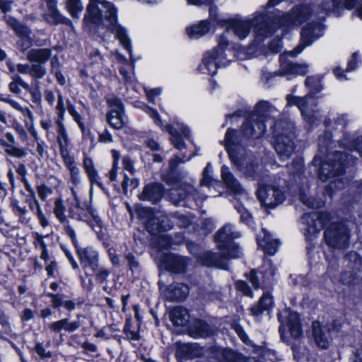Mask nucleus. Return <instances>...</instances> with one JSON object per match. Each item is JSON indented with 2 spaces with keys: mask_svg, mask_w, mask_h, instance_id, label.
I'll use <instances>...</instances> for the list:
<instances>
[{
  "mask_svg": "<svg viewBox=\"0 0 362 362\" xmlns=\"http://www.w3.org/2000/svg\"><path fill=\"white\" fill-rule=\"evenodd\" d=\"M49 236V234L47 235H42L40 234L37 232L33 233V245L35 248L41 249L42 252L40 254V258L45 261V262H47L49 259V250L47 247V245L46 244L45 241V238H48Z\"/></svg>",
  "mask_w": 362,
  "mask_h": 362,
  "instance_id": "nucleus-39",
  "label": "nucleus"
},
{
  "mask_svg": "<svg viewBox=\"0 0 362 362\" xmlns=\"http://www.w3.org/2000/svg\"><path fill=\"white\" fill-rule=\"evenodd\" d=\"M214 240L216 243L218 250L224 255H228V259L239 257L240 246L234 242L233 233L227 231L226 226H222L216 232Z\"/></svg>",
  "mask_w": 362,
  "mask_h": 362,
  "instance_id": "nucleus-11",
  "label": "nucleus"
},
{
  "mask_svg": "<svg viewBox=\"0 0 362 362\" xmlns=\"http://www.w3.org/2000/svg\"><path fill=\"white\" fill-rule=\"evenodd\" d=\"M70 315L67 317L52 322L49 325V329L54 333H60L64 330L69 333H73L80 328L81 324L79 321L81 315H77V320L69 321Z\"/></svg>",
  "mask_w": 362,
  "mask_h": 362,
  "instance_id": "nucleus-26",
  "label": "nucleus"
},
{
  "mask_svg": "<svg viewBox=\"0 0 362 362\" xmlns=\"http://www.w3.org/2000/svg\"><path fill=\"white\" fill-rule=\"evenodd\" d=\"M187 334L194 339H206L214 334L211 325L205 320L194 319L187 328Z\"/></svg>",
  "mask_w": 362,
  "mask_h": 362,
  "instance_id": "nucleus-17",
  "label": "nucleus"
},
{
  "mask_svg": "<svg viewBox=\"0 0 362 362\" xmlns=\"http://www.w3.org/2000/svg\"><path fill=\"white\" fill-rule=\"evenodd\" d=\"M47 4L48 13L45 16V21L50 25H65L73 26V22L69 18L62 15L57 7V0H45Z\"/></svg>",
  "mask_w": 362,
  "mask_h": 362,
  "instance_id": "nucleus-22",
  "label": "nucleus"
},
{
  "mask_svg": "<svg viewBox=\"0 0 362 362\" xmlns=\"http://www.w3.org/2000/svg\"><path fill=\"white\" fill-rule=\"evenodd\" d=\"M350 230L342 221L331 223L324 231L326 245L333 249H346L350 244Z\"/></svg>",
  "mask_w": 362,
  "mask_h": 362,
  "instance_id": "nucleus-5",
  "label": "nucleus"
},
{
  "mask_svg": "<svg viewBox=\"0 0 362 362\" xmlns=\"http://www.w3.org/2000/svg\"><path fill=\"white\" fill-rule=\"evenodd\" d=\"M235 287L238 292L240 293L243 296L250 298H253L254 293L246 281L244 280H237L235 282Z\"/></svg>",
  "mask_w": 362,
  "mask_h": 362,
  "instance_id": "nucleus-56",
  "label": "nucleus"
},
{
  "mask_svg": "<svg viewBox=\"0 0 362 362\" xmlns=\"http://www.w3.org/2000/svg\"><path fill=\"white\" fill-rule=\"evenodd\" d=\"M20 193L24 197V203L28 204L31 211L34 212L35 208L37 207V205H40L36 198L35 192L25 193L23 190H21Z\"/></svg>",
  "mask_w": 362,
  "mask_h": 362,
  "instance_id": "nucleus-57",
  "label": "nucleus"
},
{
  "mask_svg": "<svg viewBox=\"0 0 362 362\" xmlns=\"http://www.w3.org/2000/svg\"><path fill=\"white\" fill-rule=\"evenodd\" d=\"M112 32L115 33V38L120 42L124 49H125L131 56L132 54V41L127 34L126 28L122 25L118 24L115 26V29Z\"/></svg>",
  "mask_w": 362,
  "mask_h": 362,
  "instance_id": "nucleus-37",
  "label": "nucleus"
},
{
  "mask_svg": "<svg viewBox=\"0 0 362 362\" xmlns=\"http://www.w3.org/2000/svg\"><path fill=\"white\" fill-rule=\"evenodd\" d=\"M173 223L166 216H156L145 223L146 230L151 235H156L171 230Z\"/></svg>",
  "mask_w": 362,
  "mask_h": 362,
  "instance_id": "nucleus-21",
  "label": "nucleus"
},
{
  "mask_svg": "<svg viewBox=\"0 0 362 362\" xmlns=\"http://www.w3.org/2000/svg\"><path fill=\"white\" fill-rule=\"evenodd\" d=\"M66 207L64 204V201L61 198H58L54 201V214L57 220L63 224V229L67 236L70 238L69 234V230L71 229L72 231H75L74 229L70 225L69 221L65 215Z\"/></svg>",
  "mask_w": 362,
  "mask_h": 362,
  "instance_id": "nucleus-35",
  "label": "nucleus"
},
{
  "mask_svg": "<svg viewBox=\"0 0 362 362\" xmlns=\"http://www.w3.org/2000/svg\"><path fill=\"white\" fill-rule=\"evenodd\" d=\"M259 18L255 19L257 24L255 26V32L257 36L267 37L269 34V26L267 22L268 16L267 14H262Z\"/></svg>",
  "mask_w": 362,
  "mask_h": 362,
  "instance_id": "nucleus-50",
  "label": "nucleus"
},
{
  "mask_svg": "<svg viewBox=\"0 0 362 362\" xmlns=\"http://www.w3.org/2000/svg\"><path fill=\"white\" fill-rule=\"evenodd\" d=\"M83 167L87 174L89 182L91 186L90 192L93 190V186L97 185L101 189L104 190L103 184L100 180L98 170L95 169L93 161L90 158L86 157L83 161Z\"/></svg>",
  "mask_w": 362,
  "mask_h": 362,
  "instance_id": "nucleus-33",
  "label": "nucleus"
},
{
  "mask_svg": "<svg viewBox=\"0 0 362 362\" xmlns=\"http://www.w3.org/2000/svg\"><path fill=\"white\" fill-rule=\"evenodd\" d=\"M83 8L81 0H66V9L74 18H78Z\"/></svg>",
  "mask_w": 362,
  "mask_h": 362,
  "instance_id": "nucleus-51",
  "label": "nucleus"
},
{
  "mask_svg": "<svg viewBox=\"0 0 362 362\" xmlns=\"http://www.w3.org/2000/svg\"><path fill=\"white\" fill-rule=\"evenodd\" d=\"M224 59L218 54L210 50L204 53L202 64H200L199 67L202 68L203 66L206 70L204 73L214 76L217 74L218 69L221 66H226L228 64L229 62L227 63L223 62Z\"/></svg>",
  "mask_w": 362,
  "mask_h": 362,
  "instance_id": "nucleus-23",
  "label": "nucleus"
},
{
  "mask_svg": "<svg viewBox=\"0 0 362 362\" xmlns=\"http://www.w3.org/2000/svg\"><path fill=\"white\" fill-rule=\"evenodd\" d=\"M228 255L223 252L218 253L211 250H206L201 252L197 257V261L203 267L208 268H226V261L228 260Z\"/></svg>",
  "mask_w": 362,
  "mask_h": 362,
  "instance_id": "nucleus-18",
  "label": "nucleus"
},
{
  "mask_svg": "<svg viewBox=\"0 0 362 362\" xmlns=\"http://www.w3.org/2000/svg\"><path fill=\"white\" fill-rule=\"evenodd\" d=\"M124 259L127 262V266L132 274H140L142 271V267L135 255L132 252H129L125 254Z\"/></svg>",
  "mask_w": 362,
  "mask_h": 362,
  "instance_id": "nucleus-46",
  "label": "nucleus"
},
{
  "mask_svg": "<svg viewBox=\"0 0 362 362\" xmlns=\"http://www.w3.org/2000/svg\"><path fill=\"white\" fill-rule=\"evenodd\" d=\"M333 12L340 15L343 9L351 11L362 21V0H331Z\"/></svg>",
  "mask_w": 362,
  "mask_h": 362,
  "instance_id": "nucleus-24",
  "label": "nucleus"
},
{
  "mask_svg": "<svg viewBox=\"0 0 362 362\" xmlns=\"http://www.w3.org/2000/svg\"><path fill=\"white\" fill-rule=\"evenodd\" d=\"M47 74V69L42 64H33L30 66L29 75L37 80L42 78Z\"/></svg>",
  "mask_w": 362,
  "mask_h": 362,
  "instance_id": "nucleus-63",
  "label": "nucleus"
},
{
  "mask_svg": "<svg viewBox=\"0 0 362 362\" xmlns=\"http://www.w3.org/2000/svg\"><path fill=\"white\" fill-rule=\"evenodd\" d=\"M272 187L271 192L273 201L268 204V207L270 209H274L285 201L286 194L285 192L279 186L272 185Z\"/></svg>",
  "mask_w": 362,
  "mask_h": 362,
  "instance_id": "nucleus-48",
  "label": "nucleus"
},
{
  "mask_svg": "<svg viewBox=\"0 0 362 362\" xmlns=\"http://www.w3.org/2000/svg\"><path fill=\"white\" fill-rule=\"evenodd\" d=\"M208 20L210 21L211 24L213 23L214 26L226 28V25H227L226 21H228V18H220L217 7L215 6L214 8H209V17Z\"/></svg>",
  "mask_w": 362,
  "mask_h": 362,
  "instance_id": "nucleus-53",
  "label": "nucleus"
},
{
  "mask_svg": "<svg viewBox=\"0 0 362 362\" xmlns=\"http://www.w3.org/2000/svg\"><path fill=\"white\" fill-rule=\"evenodd\" d=\"M352 159L353 156L349 153L334 151L327 159L315 155L311 163L317 167L318 178L322 182H327L330 178L344 175Z\"/></svg>",
  "mask_w": 362,
  "mask_h": 362,
  "instance_id": "nucleus-3",
  "label": "nucleus"
},
{
  "mask_svg": "<svg viewBox=\"0 0 362 362\" xmlns=\"http://www.w3.org/2000/svg\"><path fill=\"white\" fill-rule=\"evenodd\" d=\"M46 296L50 298V305L40 312V317L46 319L53 314L52 309L57 310L62 313V308L69 313L73 312L77 307L81 308L85 302L83 298L71 299L69 296L61 293H47Z\"/></svg>",
  "mask_w": 362,
  "mask_h": 362,
  "instance_id": "nucleus-6",
  "label": "nucleus"
},
{
  "mask_svg": "<svg viewBox=\"0 0 362 362\" xmlns=\"http://www.w3.org/2000/svg\"><path fill=\"white\" fill-rule=\"evenodd\" d=\"M160 179L168 186L173 187L179 186L182 183L183 175L182 171L166 170L161 174Z\"/></svg>",
  "mask_w": 362,
  "mask_h": 362,
  "instance_id": "nucleus-41",
  "label": "nucleus"
},
{
  "mask_svg": "<svg viewBox=\"0 0 362 362\" xmlns=\"http://www.w3.org/2000/svg\"><path fill=\"white\" fill-rule=\"evenodd\" d=\"M275 306L274 298L270 292H263L259 300L249 308L250 315L261 317L264 313L270 314Z\"/></svg>",
  "mask_w": 362,
  "mask_h": 362,
  "instance_id": "nucleus-16",
  "label": "nucleus"
},
{
  "mask_svg": "<svg viewBox=\"0 0 362 362\" xmlns=\"http://www.w3.org/2000/svg\"><path fill=\"white\" fill-rule=\"evenodd\" d=\"M305 86L309 88L310 94L315 95L320 93L323 89L320 78L315 76H309L305 80Z\"/></svg>",
  "mask_w": 362,
  "mask_h": 362,
  "instance_id": "nucleus-49",
  "label": "nucleus"
},
{
  "mask_svg": "<svg viewBox=\"0 0 362 362\" xmlns=\"http://www.w3.org/2000/svg\"><path fill=\"white\" fill-rule=\"evenodd\" d=\"M69 234H70V239L81 266L84 271L86 277L88 279V283H86V279L81 276V285L87 291H91L94 286L93 277L95 276V281L98 284H103L107 281L110 272L107 269L100 267L99 252L98 250L93 246L80 247L76 233L75 231H72L71 229L69 230Z\"/></svg>",
  "mask_w": 362,
  "mask_h": 362,
  "instance_id": "nucleus-1",
  "label": "nucleus"
},
{
  "mask_svg": "<svg viewBox=\"0 0 362 362\" xmlns=\"http://www.w3.org/2000/svg\"><path fill=\"white\" fill-rule=\"evenodd\" d=\"M107 104L110 110L107 112L115 114H124L125 108L124 105L119 97L112 95L107 99Z\"/></svg>",
  "mask_w": 362,
  "mask_h": 362,
  "instance_id": "nucleus-47",
  "label": "nucleus"
},
{
  "mask_svg": "<svg viewBox=\"0 0 362 362\" xmlns=\"http://www.w3.org/2000/svg\"><path fill=\"white\" fill-rule=\"evenodd\" d=\"M83 21L84 25L90 28L93 25L100 26L103 23L102 10L98 5L88 4Z\"/></svg>",
  "mask_w": 362,
  "mask_h": 362,
  "instance_id": "nucleus-29",
  "label": "nucleus"
},
{
  "mask_svg": "<svg viewBox=\"0 0 362 362\" xmlns=\"http://www.w3.org/2000/svg\"><path fill=\"white\" fill-rule=\"evenodd\" d=\"M227 29H231L234 33L240 38L243 39L246 37L251 30L252 25V21L251 20H242L238 18H228L226 21Z\"/></svg>",
  "mask_w": 362,
  "mask_h": 362,
  "instance_id": "nucleus-25",
  "label": "nucleus"
},
{
  "mask_svg": "<svg viewBox=\"0 0 362 362\" xmlns=\"http://www.w3.org/2000/svg\"><path fill=\"white\" fill-rule=\"evenodd\" d=\"M313 14V8L308 4L295 5L291 11L285 16L289 23L302 25L305 23Z\"/></svg>",
  "mask_w": 362,
  "mask_h": 362,
  "instance_id": "nucleus-20",
  "label": "nucleus"
},
{
  "mask_svg": "<svg viewBox=\"0 0 362 362\" xmlns=\"http://www.w3.org/2000/svg\"><path fill=\"white\" fill-rule=\"evenodd\" d=\"M203 347L197 343L178 344L175 350V357L177 361L194 359L203 357Z\"/></svg>",
  "mask_w": 362,
  "mask_h": 362,
  "instance_id": "nucleus-19",
  "label": "nucleus"
},
{
  "mask_svg": "<svg viewBox=\"0 0 362 362\" xmlns=\"http://www.w3.org/2000/svg\"><path fill=\"white\" fill-rule=\"evenodd\" d=\"M279 245L280 240L279 239H274L272 242L264 243V245L259 247L262 248L264 255L273 256L277 252Z\"/></svg>",
  "mask_w": 362,
  "mask_h": 362,
  "instance_id": "nucleus-64",
  "label": "nucleus"
},
{
  "mask_svg": "<svg viewBox=\"0 0 362 362\" xmlns=\"http://www.w3.org/2000/svg\"><path fill=\"white\" fill-rule=\"evenodd\" d=\"M312 336L316 346L323 350L329 346V340L325 332V327L318 320H315L311 325Z\"/></svg>",
  "mask_w": 362,
  "mask_h": 362,
  "instance_id": "nucleus-28",
  "label": "nucleus"
},
{
  "mask_svg": "<svg viewBox=\"0 0 362 362\" xmlns=\"http://www.w3.org/2000/svg\"><path fill=\"white\" fill-rule=\"evenodd\" d=\"M229 45V41L224 34L218 37V45L214 47L211 51L221 56L222 59H226V49Z\"/></svg>",
  "mask_w": 362,
  "mask_h": 362,
  "instance_id": "nucleus-52",
  "label": "nucleus"
},
{
  "mask_svg": "<svg viewBox=\"0 0 362 362\" xmlns=\"http://www.w3.org/2000/svg\"><path fill=\"white\" fill-rule=\"evenodd\" d=\"M0 147L7 156L13 158H22L27 156L26 149L16 146V141L14 135L6 131V128L0 125Z\"/></svg>",
  "mask_w": 362,
  "mask_h": 362,
  "instance_id": "nucleus-13",
  "label": "nucleus"
},
{
  "mask_svg": "<svg viewBox=\"0 0 362 362\" xmlns=\"http://www.w3.org/2000/svg\"><path fill=\"white\" fill-rule=\"evenodd\" d=\"M7 25L14 31L19 40L16 42L18 49L24 52L33 45L30 37L31 30L25 23H21L16 17L9 16L6 20Z\"/></svg>",
  "mask_w": 362,
  "mask_h": 362,
  "instance_id": "nucleus-12",
  "label": "nucleus"
},
{
  "mask_svg": "<svg viewBox=\"0 0 362 362\" xmlns=\"http://www.w3.org/2000/svg\"><path fill=\"white\" fill-rule=\"evenodd\" d=\"M341 281L344 285L354 286L358 282V274L355 272H344L341 275Z\"/></svg>",
  "mask_w": 362,
  "mask_h": 362,
  "instance_id": "nucleus-62",
  "label": "nucleus"
},
{
  "mask_svg": "<svg viewBox=\"0 0 362 362\" xmlns=\"http://www.w3.org/2000/svg\"><path fill=\"white\" fill-rule=\"evenodd\" d=\"M339 146L350 152L357 151L362 157V135L347 142L341 141L339 142Z\"/></svg>",
  "mask_w": 362,
  "mask_h": 362,
  "instance_id": "nucleus-44",
  "label": "nucleus"
},
{
  "mask_svg": "<svg viewBox=\"0 0 362 362\" xmlns=\"http://www.w3.org/2000/svg\"><path fill=\"white\" fill-rule=\"evenodd\" d=\"M221 362H245V358L243 354L228 348Z\"/></svg>",
  "mask_w": 362,
  "mask_h": 362,
  "instance_id": "nucleus-55",
  "label": "nucleus"
},
{
  "mask_svg": "<svg viewBox=\"0 0 362 362\" xmlns=\"http://www.w3.org/2000/svg\"><path fill=\"white\" fill-rule=\"evenodd\" d=\"M276 268L272 262L268 265H262L258 269H252L245 274L255 290L262 289L264 292L272 293L274 286Z\"/></svg>",
  "mask_w": 362,
  "mask_h": 362,
  "instance_id": "nucleus-7",
  "label": "nucleus"
},
{
  "mask_svg": "<svg viewBox=\"0 0 362 362\" xmlns=\"http://www.w3.org/2000/svg\"><path fill=\"white\" fill-rule=\"evenodd\" d=\"M74 200L69 205V217L78 221H82L95 230V228H102L103 221L99 216L98 210L93 205V197L81 200L76 192L72 189Z\"/></svg>",
  "mask_w": 362,
  "mask_h": 362,
  "instance_id": "nucleus-4",
  "label": "nucleus"
},
{
  "mask_svg": "<svg viewBox=\"0 0 362 362\" xmlns=\"http://www.w3.org/2000/svg\"><path fill=\"white\" fill-rule=\"evenodd\" d=\"M221 178L226 187L232 193L239 194L242 192L243 188L240 182L235 177L234 175L226 165L221 166Z\"/></svg>",
  "mask_w": 362,
  "mask_h": 362,
  "instance_id": "nucleus-31",
  "label": "nucleus"
},
{
  "mask_svg": "<svg viewBox=\"0 0 362 362\" xmlns=\"http://www.w3.org/2000/svg\"><path fill=\"white\" fill-rule=\"evenodd\" d=\"M303 218L308 224L305 236V239L309 241L315 238L321 230L330 224L332 216L328 211H319L305 213Z\"/></svg>",
  "mask_w": 362,
  "mask_h": 362,
  "instance_id": "nucleus-10",
  "label": "nucleus"
},
{
  "mask_svg": "<svg viewBox=\"0 0 362 362\" xmlns=\"http://www.w3.org/2000/svg\"><path fill=\"white\" fill-rule=\"evenodd\" d=\"M256 130L252 116H248L242 123L240 129L232 127L227 129L223 145L231 163L238 168L243 165V161L239 156L238 148L242 143L247 142L255 137Z\"/></svg>",
  "mask_w": 362,
  "mask_h": 362,
  "instance_id": "nucleus-2",
  "label": "nucleus"
},
{
  "mask_svg": "<svg viewBox=\"0 0 362 362\" xmlns=\"http://www.w3.org/2000/svg\"><path fill=\"white\" fill-rule=\"evenodd\" d=\"M345 259L354 264V269L360 272V267L362 265V256L355 250L348 252L345 256Z\"/></svg>",
  "mask_w": 362,
  "mask_h": 362,
  "instance_id": "nucleus-59",
  "label": "nucleus"
},
{
  "mask_svg": "<svg viewBox=\"0 0 362 362\" xmlns=\"http://www.w3.org/2000/svg\"><path fill=\"white\" fill-rule=\"evenodd\" d=\"M202 347L204 353L203 356H207L218 362H221L223 358H224L226 351L228 349V348H222L216 344Z\"/></svg>",
  "mask_w": 362,
  "mask_h": 362,
  "instance_id": "nucleus-42",
  "label": "nucleus"
},
{
  "mask_svg": "<svg viewBox=\"0 0 362 362\" xmlns=\"http://www.w3.org/2000/svg\"><path fill=\"white\" fill-rule=\"evenodd\" d=\"M189 258L172 252H163L158 258L160 270L173 274H184L187 272Z\"/></svg>",
  "mask_w": 362,
  "mask_h": 362,
  "instance_id": "nucleus-9",
  "label": "nucleus"
},
{
  "mask_svg": "<svg viewBox=\"0 0 362 362\" xmlns=\"http://www.w3.org/2000/svg\"><path fill=\"white\" fill-rule=\"evenodd\" d=\"M258 163L254 160L247 161L244 167V174L247 177L255 180L258 177Z\"/></svg>",
  "mask_w": 362,
  "mask_h": 362,
  "instance_id": "nucleus-58",
  "label": "nucleus"
},
{
  "mask_svg": "<svg viewBox=\"0 0 362 362\" xmlns=\"http://www.w3.org/2000/svg\"><path fill=\"white\" fill-rule=\"evenodd\" d=\"M211 24L209 20H202L186 28V33L191 39H199L209 33Z\"/></svg>",
  "mask_w": 362,
  "mask_h": 362,
  "instance_id": "nucleus-34",
  "label": "nucleus"
},
{
  "mask_svg": "<svg viewBox=\"0 0 362 362\" xmlns=\"http://www.w3.org/2000/svg\"><path fill=\"white\" fill-rule=\"evenodd\" d=\"M190 314L187 308L182 306L173 308L169 312V319L175 327L187 328L190 322Z\"/></svg>",
  "mask_w": 362,
  "mask_h": 362,
  "instance_id": "nucleus-27",
  "label": "nucleus"
},
{
  "mask_svg": "<svg viewBox=\"0 0 362 362\" xmlns=\"http://www.w3.org/2000/svg\"><path fill=\"white\" fill-rule=\"evenodd\" d=\"M165 188L161 182H151L144 185L139 199L143 202H150L153 204H158L163 199Z\"/></svg>",
  "mask_w": 362,
  "mask_h": 362,
  "instance_id": "nucleus-15",
  "label": "nucleus"
},
{
  "mask_svg": "<svg viewBox=\"0 0 362 362\" xmlns=\"http://www.w3.org/2000/svg\"><path fill=\"white\" fill-rule=\"evenodd\" d=\"M272 185L261 184L256 191V197L260 202H265L271 194Z\"/></svg>",
  "mask_w": 362,
  "mask_h": 362,
  "instance_id": "nucleus-60",
  "label": "nucleus"
},
{
  "mask_svg": "<svg viewBox=\"0 0 362 362\" xmlns=\"http://www.w3.org/2000/svg\"><path fill=\"white\" fill-rule=\"evenodd\" d=\"M276 315L280 323L279 332L281 336L284 334L286 328L294 339H298L303 334L300 315L297 311L286 307L281 311H279Z\"/></svg>",
  "mask_w": 362,
  "mask_h": 362,
  "instance_id": "nucleus-8",
  "label": "nucleus"
},
{
  "mask_svg": "<svg viewBox=\"0 0 362 362\" xmlns=\"http://www.w3.org/2000/svg\"><path fill=\"white\" fill-rule=\"evenodd\" d=\"M341 184H342V182L340 179H334L333 181H331L325 186L322 191V196L325 198L328 197L332 199L337 189L340 188L339 185Z\"/></svg>",
  "mask_w": 362,
  "mask_h": 362,
  "instance_id": "nucleus-54",
  "label": "nucleus"
},
{
  "mask_svg": "<svg viewBox=\"0 0 362 362\" xmlns=\"http://www.w3.org/2000/svg\"><path fill=\"white\" fill-rule=\"evenodd\" d=\"M124 114L107 112L106 121L110 127L116 130H120L125 126Z\"/></svg>",
  "mask_w": 362,
  "mask_h": 362,
  "instance_id": "nucleus-45",
  "label": "nucleus"
},
{
  "mask_svg": "<svg viewBox=\"0 0 362 362\" xmlns=\"http://www.w3.org/2000/svg\"><path fill=\"white\" fill-rule=\"evenodd\" d=\"M106 20L109 22L108 29L110 31H113L115 26L118 25L117 18V9L112 5L111 8H109L105 16Z\"/></svg>",
  "mask_w": 362,
  "mask_h": 362,
  "instance_id": "nucleus-61",
  "label": "nucleus"
},
{
  "mask_svg": "<svg viewBox=\"0 0 362 362\" xmlns=\"http://www.w3.org/2000/svg\"><path fill=\"white\" fill-rule=\"evenodd\" d=\"M10 207L15 216L18 217L21 223L23 224L29 223L30 218L26 216L28 211L23 203L21 204L18 199L13 198L11 199Z\"/></svg>",
  "mask_w": 362,
  "mask_h": 362,
  "instance_id": "nucleus-38",
  "label": "nucleus"
},
{
  "mask_svg": "<svg viewBox=\"0 0 362 362\" xmlns=\"http://www.w3.org/2000/svg\"><path fill=\"white\" fill-rule=\"evenodd\" d=\"M0 122L5 124L6 127L13 129L21 142L25 143L28 141L27 131L16 119L12 118L8 120L6 113L0 110Z\"/></svg>",
  "mask_w": 362,
  "mask_h": 362,
  "instance_id": "nucleus-30",
  "label": "nucleus"
},
{
  "mask_svg": "<svg viewBox=\"0 0 362 362\" xmlns=\"http://www.w3.org/2000/svg\"><path fill=\"white\" fill-rule=\"evenodd\" d=\"M188 287L179 283H173L167 286L166 297L171 302H182L185 300L188 296Z\"/></svg>",
  "mask_w": 362,
  "mask_h": 362,
  "instance_id": "nucleus-32",
  "label": "nucleus"
},
{
  "mask_svg": "<svg viewBox=\"0 0 362 362\" xmlns=\"http://www.w3.org/2000/svg\"><path fill=\"white\" fill-rule=\"evenodd\" d=\"M316 27L315 23H310L301 28L300 41L303 47H308L313 44L315 40Z\"/></svg>",
  "mask_w": 362,
  "mask_h": 362,
  "instance_id": "nucleus-40",
  "label": "nucleus"
},
{
  "mask_svg": "<svg viewBox=\"0 0 362 362\" xmlns=\"http://www.w3.org/2000/svg\"><path fill=\"white\" fill-rule=\"evenodd\" d=\"M21 87L25 90L30 89V85L27 82L23 81L19 75H14L12 77V81L8 84L9 90L16 96L21 97L22 93Z\"/></svg>",
  "mask_w": 362,
  "mask_h": 362,
  "instance_id": "nucleus-43",
  "label": "nucleus"
},
{
  "mask_svg": "<svg viewBox=\"0 0 362 362\" xmlns=\"http://www.w3.org/2000/svg\"><path fill=\"white\" fill-rule=\"evenodd\" d=\"M274 148L280 158H288L296 148L293 133L290 132L276 134L274 135Z\"/></svg>",
  "mask_w": 362,
  "mask_h": 362,
  "instance_id": "nucleus-14",
  "label": "nucleus"
},
{
  "mask_svg": "<svg viewBox=\"0 0 362 362\" xmlns=\"http://www.w3.org/2000/svg\"><path fill=\"white\" fill-rule=\"evenodd\" d=\"M52 54L50 48L31 49L28 52L27 58L30 62L43 65L49 60Z\"/></svg>",
  "mask_w": 362,
  "mask_h": 362,
  "instance_id": "nucleus-36",
  "label": "nucleus"
}]
</instances>
